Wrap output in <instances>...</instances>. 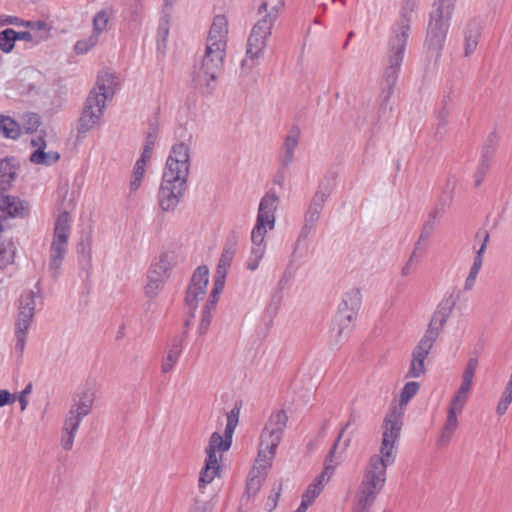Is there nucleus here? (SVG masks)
Instances as JSON below:
<instances>
[{"mask_svg": "<svg viewBox=\"0 0 512 512\" xmlns=\"http://www.w3.org/2000/svg\"><path fill=\"white\" fill-rule=\"evenodd\" d=\"M477 366H478V359L476 357L469 358L467 361L465 370L462 374V377L473 380Z\"/></svg>", "mask_w": 512, "mask_h": 512, "instance_id": "54", "label": "nucleus"}, {"mask_svg": "<svg viewBox=\"0 0 512 512\" xmlns=\"http://www.w3.org/2000/svg\"><path fill=\"white\" fill-rule=\"evenodd\" d=\"M176 264V256L173 252H166L160 255L158 261L151 265L149 271H155L160 277L169 278V272Z\"/></svg>", "mask_w": 512, "mask_h": 512, "instance_id": "36", "label": "nucleus"}, {"mask_svg": "<svg viewBox=\"0 0 512 512\" xmlns=\"http://www.w3.org/2000/svg\"><path fill=\"white\" fill-rule=\"evenodd\" d=\"M407 44V40L393 37L389 41L388 63L384 71L383 87L380 94V107L383 111L388 108V103L393 94V88L397 82L398 73L403 61V54Z\"/></svg>", "mask_w": 512, "mask_h": 512, "instance_id": "7", "label": "nucleus"}, {"mask_svg": "<svg viewBox=\"0 0 512 512\" xmlns=\"http://www.w3.org/2000/svg\"><path fill=\"white\" fill-rule=\"evenodd\" d=\"M420 384L415 381L407 382L400 395V406L406 405L411 398H413L419 391Z\"/></svg>", "mask_w": 512, "mask_h": 512, "instance_id": "49", "label": "nucleus"}, {"mask_svg": "<svg viewBox=\"0 0 512 512\" xmlns=\"http://www.w3.org/2000/svg\"><path fill=\"white\" fill-rule=\"evenodd\" d=\"M418 5L419 0H403L400 11V20L393 29V37L408 40L412 15L418 8Z\"/></svg>", "mask_w": 512, "mask_h": 512, "instance_id": "23", "label": "nucleus"}, {"mask_svg": "<svg viewBox=\"0 0 512 512\" xmlns=\"http://www.w3.org/2000/svg\"><path fill=\"white\" fill-rule=\"evenodd\" d=\"M283 8V0H278L274 4H269L267 1H263L257 9V13L261 17L253 25L252 29L272 34L274 23L278 19Z\"/></svg>", "mask_w": 512, "mask_h": 512, "instance_id": "19", "label": "nucleus"}, {"mask_svg": "<svg viewBox=\"0 0 512 512\" xmlns=\"http://www.w3.org/2000/svg\"><path fill=\"white\" fill-rule=\"evenodd\" d=\"M362 295L359 289L353 288L345 293L336 314L337 331L335 341L342 339L345 330H349L361 307Z\"/></svg>", "mask_w": 512, "mask_h": 512, "instance_id": "11", "label": "nucleus"}, {"mask_svg": "<svg viewBox=\"0 0 512 512\" xmlns=\"http://www.w3.org/2000/svg\"><path fill=\"white\" fill-rule=\"evenodd\" d=\"M17 40L36 43V34L29 31L17 32L11 28L2 30V52L10 53Z\"/></svg>", "mask_w": 512, "mask_h": 512, "instance_id": "29", "label": "nucleus"}, {"mask_svg": "<svg viewBox=\"0 0 512 512\" xmlns=\"http://www.w3.org/2000/svg\"><path fill=\"white\" fill-rule=\"evenodd\" d=\"M315 390L316 385L311 378L296 381L293 384L294 397L292 401L286 400L277 416H285L287 413H302V408L312 401Z\"/></svg>", "mask_w": 512, "mask_h": 512, "instance_id": "13", "label": "nucleus"}, {"mask_svg": "<svg viewBox=\"0 0 512 512\" xmlns=\"http://www.w3.org/2000/svg\"><path fill=\"white\" fill-rule=\"evenodd\" d=\"M227 35L228 20L226 16H215L208 33L205 52L225 58Z\"/></svg>", "mask_w": 512, "mask_h": 512, "instance_id": "16", "label": "nucleus"}, {"mask_svg": "<svg viewBox=\"0 0 512 512\" xmlns=\"http://www.w3.org/2000/svg\"><path fill=\"white\" fill-rule=\"evenodd\" d=\"M490 167V160L481 159L479 167L476 173L481 174V177H485Z\"/></svg>", "mask_w": 512, "mask_h": 512, "instance_id": "61", "label": "nucleus"}, {"mask_svg": "<svg viewBox=\"0 0 512 512\" xmlns=\"http://www.w3.org/2000/svg\"><path fill=\"white\" fill-rule=\"evenodd\" d=\"M498 143V137L495 132H492L487 137V140L482 149L481 159L490 160L492 159L494 153L496 152Z\"/></svg>", "mask_w": 512, "mask_h": 512, "instance_id": "50", "label": "nucleus"}, {"mask_svg": "<svg viewBox=\"0 0 512 512\" xmlns=\"http://www.w3.org/2000/svg\"><path fill=\"white\" fill-rule=\"evenodd\" d=\"M271 34L251 29L246 44V57L241 62L242 73H249L264 56Z\"/></svg>", "mask_w": 512, "mask_h": 512, "instance_id": "15", "label": "nucleus"}, {"mask_svg": "<svg viewBox=\"0 0 512 512\" xmlns=\"http://www.w3.org/2000/svg\"><path fill=\"white\" fill-rule=\"evenodd\" d=\"M70 233V215L67 211H64L56 219L49 251L48 269L53 279H57L59 276L60 268L67 253Z\"/></svg>", "mask_w": 512, "mask_h": 512, "instance_id": "6", "label": "nucleus"}, {"mask_svg": "<svg viewBox=\"0 0 512 512\" xmlns=\"http://www.w3.org/2000/svg\"><path fill=\"white\" fill-rule=\"evenodd\" d=\"M30 205L18 196L2 195V222L7 218H25L29 215Z\"/></svg>", "mask_w": 512, "mask_h": 512, "instance_id": "22", "label": "nucleus"}, {"mask_svg": "<svg viewBox=\"0 0 512 512\" xmlns=\"http://www.w3.org/2000/svg\"><path fill=\"white\" fill-rule=\"evenodd\" d=\"M146 163L147 162L138 159L134 165L132 176L143 179L146 171Z\"/></svg>", "mask_w": 512, "mask_h": 512, "instance_id": "56", "label": "nucleus"}, {"mask_svg": "<svg viewBox=\"0 0 512 512\" xmlns=\"http://www.w3.org/2000/svg\"><path fill=\"white\" fill-rule=\"evenodd\" d=\"M41 124L40 116L36 113H28L23 118V129L26 133H33Z\"/></svg>", "mask_w": 512, "mask_h": 512, "instance_id": "52", "label": "nucleus"}, {"mask_svg": "<svg viewBox=\"0 0 512 512\" xmlns=\"http://www.w3.org/2000/svg\"><path fill=\"white\" fill-rule=\"evenodd\" d=\"M331 186L329 183H320L315 194L313 195L309 206L304 214V224L301 228L298 242L306 239L309 234L315 229L317 222L320 219L321 212L324 204L331 194Z\"/></svg>", "mask_w": 512, "mask_h": 512, "instance_id": "12", "label": "nucleus"}, {"mask_svg": "<svg viewBox=\"0 0 512 512\" xmlns=\"http://www.w3.org/2000/svg\"><path fill=\"white\" fill-rule=\"evenodd\" d=\"M147 278L148 282L145 286V293L149 297H155L163 288L167 279L160 277L155 271H149Z\"/></svg>", "mask_w": 512, "mask_h": 512, "instance_id": "41", "label": "nucleus"}, {"mask_svg": "<svg viewBox=\"0 0 512 512\" xmlns=\"http://www.w3.org/2000/svg\"><path fill=\"white\" fill-rule=\"evenodd\" d=\"M17 399L16 394H11L7 390H2V406L11 404Z\"/></svg>", "mask_w": 512, "mask_h": 512, "instance_id": "60", "label": "nucleus"}, {"mask_svg": "<svg viewBox=\"0 0 512 512\" xmlns=\"http://www.w3.org/2000/svg\"><path fill=\"white\" fill-rule=\"evenodd\" d=\"M476 238L477 239L482 238V244L476 252V256L474 257L473 264L470 268V272L465 280V283H464L465 291H470L474 287L477 275L482 267L483 255L485 253L487 243L489 241L490 236H489L488 231L480 230L477 232Z\"/></svg>", "mask_w": 512, "mask_h": 512, "instance_id": "25", "label": "nucleus"}, {"mask_svg": "<svg viewBox=\"0 0 512 512\" xmlns=\"http://www.w3.org/2000/svg\"><path fill=\"white\" fill-rule=\"evenodd\" d=\"M238 419L239 418H227L223 435L219 432H214L211 435L209 445L206 448L207 459L199 477L200 487L211 483L215 477L218 476L220 465L216 451L225 452L230 448Z\"/></svg>", "mask_w": 512, "mask_h": 512, "instance_id": "3", "label": "nucleus"}, {"mask_svg": "<svg viewBox=\"0 0 512 512\" xmlns=\"http://www.w3.org/2000/svg\"><path fill=\"white\" fill-rule=\"evenodd\" d=\"M300 137V130L298 127L293 126L287 136L285 137L282 145V150L279 162L282 168H287L293 161L295 149L298 146Z\"/></svg>", "mask_w": 512, "mask_h": 512, "instance_id": "27", "label": "nucleus"}, {"mask_svg": "<svg viewBox=\"0 0 512 512\" xmlns=\"http://www.w3.org/2000/svg\"><path fill=\"white\" fill-rule=\"evenodd\" d=\"M19 161L14 157L2 159V191L9 189L12 182L18 177Z\"/></svg>", "mask_w": 512, "mask_h": 512, "instance_id": "34", "label": "nucleus"}, {"mask_svg": "<svg viewBox=\"0 0 512 512\" xmlns=\"http://www.w3.org/2000/svg\"><path fill=\"white\" fill-rule=\"evenodd\" d=\"M455 306V302L451 298L444 299L437 306L434 314L440 318L442 321L447 323L453 309Z\"/></svg>", "mask_w": 512, "mask_h": 512, "instance_id": "46", "label": "nucleus"}, {"mask_svg": "<svg viewBox=\"0 0 512 512\" xmlns=\"http://www.w3.org/2000/svg\"><path fill=\"white\" fill-rule=\"evenodd\" d=\"M278 196L275 192H267L261 199L258 209L256 225L251 233V240L254 245L251 257L247 262V268L255 271L265 255L264 238L267 227L272 230L275 226V211L277 209Z\"/></svg>", "mask_w": 512, "mask_h": 512, "instance_id": "2", "label": "nucleus"}, {"mask_svg": "<svg viewBox=\"0 0 512 512\" xmlns=\"http://www.w3.org/2000/svg\"><path fill=\"white\" fill-rule=\"evenodd\" d=\"M453 12V0H438L436 9L431 14L432 22L449 24Z\"/></svg>", "mask_w": 512, "mask_h": 512, "instance_id": "38", "label": "nucleus"}, {"mask_svg": "<svg viewBox=\"0 0 512 512\" xmlns=\"http://www.w3.org/2000/svg\"><path fill=\"white\" fill-rule=\"evenodd\" d=\"M444 214V207L436 206L428 214L427 220L424 222L419 239L415 244V249L419 248L421 241L428 240L434 233L440 218Z\"/></svg>", "mask_w": 512, "mask_h": 512, "instance_id": "32", "label": "nucleus"}, {"mask_svg": "<svg viewBox=\"0 0 512 512\" xmlns=\"http://www.w3.org/2000/svg\"><path fill=\"white\" fill-rule=\"evenodd\" d=\"M449 24L429 22L426 36V46L428 53L435 56L438 60L444 46Z\"/></svg>", "mask_w": 512, "mask_h": 512, "instance_id": "21", "label": "nucleus"}, {"mask_svg": "<svg viewBox=\"0 0 512 512\" xmlns=\"http://www.w3.org/2000/svg\"><path fill=\"white\" fill-rule=\"evenodd\" d=\"M99 41V36L91 34L88 38L76 42L74 50L76 54H86L89 52Z\"/></svg>", "mask_w": 512, "mask_h": 512, "instance_id": "47", "label": "nucleus"}, {"mask_svg": "<svg viewBox=\"0 0 512 512\" xmlns=\"http://www.w3.org/2000/svg\"><path fill=\"white\" fill-rule=\"evenodd\" d=\"M110 14V11L107 9H102L95 14L93 18V34L100 36V34L106 29L110 19Z\"/></svg>", "mask_w": 512, "mask_h": 512, "instance_id": "44", "label": "nucleus"}, {"mask_svg": "<svg viewBox=\"0 0 512 512\" xmlns=\"http://www.w3.org/2000/svg\"><path fill=\"white\" fill-rule=\"evenodd\" d=\"M21 25L30 28L31 32L36 34V44L49 37L48 24L44 21H26L21 22Z\"/></svg>", "mask_w": 512, "mask_h": 512, "instance_id": "42", "label": "nucleus"}, {"mask_svg": "<svg viewBox=\"0 0 512 512\" xmlns=\"http://www.w3.org/2000/svg\"><path fill=\"white\" fill-rule=\"evenodd\" d=\"M21 22H24L23 20H20L17 17L7 16L6 18L2 17V26L5 24H13L17 26H22Z\"/></svg>", "mask_w": 512, "mask_h": 512, "instance_id": "63", "label": "nucleus"}, {"mask_svg": "<svg viewBox=\"0 0 512 512\" xmlns=\"http://www.w3.org/2000/svg\"><path fill=\"white\" fill-rule=\"evenodd\" d=\"M242 407V401L238 400L235 402L234 407L230 412L226 414V416H239Z\"/></svg>", "mask_w": 512, "mask_h": 512, "instance_id": "64", "label": "nucleus"}, {"mask_svg": "<svg viewBox=\"0 0 512 512\" xmlns=\"http://www.w3.org/2000/svg\"><path fill=\"white\" fill-rule=\"evenodd\" d=\"M235 249L233 246H226L221 254V257L219 259L216 273L214 276L215 281V292H217L219 289L224 288L225 279L227 275L228 268L231 265V262L234 258Z\"/></svg>", "mask_w": 512, "mask_h": 512, "instance_id": "28", "label": "nucleus"}, {"mask_svg": "<svg viewBox=\"0 0 512 512\" xmlns=\"http://www.w3.org/2000/svg\"><path fill=\"white\" fill-rule=\"evenodd\" d=\"M181 353L182 338L174 337L166 350L165 356L162 359L161 372L164 374L170 373L178 362Z\"/></svg>", "mask_w": 512, "mask_h": 512, "instance_id": "30", "label": "nucleus"}, {"mask_svg": "<svg viewBox=\"0 0 512 512\" xmlns=\"http://www.w3.org/2000/svg\"><path fill=\"white\" fill-rule=\"evenodd\" d=\"M480 36V30L475 23H470L464 31V57H470L475 51Z\"/></svg>", "mask_w": 512, "mask_h": 512, "instance_id": "37", "label": "nucleus"}, {"mask_svg": "<svg viewBox=\"0 0 512 512\" xmlns=\"http://www.w3.org/2000/svg\"><path fill=\"white\" fill-rule=\"evenodd\" d=\"M96 390L92 386H86L75 393L69 409L70 416H87L93 412Z\"/></svg>", "mask_w": 512, "mask_h": 512, "instance_id": "20", "label": "nucleus"}, {"mask_svg": "<svg viewBox=\"0 0 512 512\" xmlns=\"http://www.w3.org/2000/svg\"><path fill=\"white\" fill-rule=\"evenodd\" d=\"M332 473L333 467L328 465L325 466L322 473L315 478V480L308 486L306 492L302 495L301 503L309 507L321 493L325 484L328 483Z\"/></svg>", "mask_w": 512, "mask_h": 512, "instance_id": "26", "label": "nucleus"}, {"mask_svg": "<svg viewBox=\"0 0 512 512\" xmlns=\"http://www.w3.org/2000/svg\"><path fill=\"white\" fill-rule=\"evenodd\" d=\"M187 188V179L164 174L158 191V204L162 211H174Z\"/></svg>", "mask_w": 512, "mask_h": 512, "instance_id": "9", "label": "nucleus"}, {"mask_svg": "<svg viewBox=\"0 0 512 512\" xmlns=\"http://www.w3.org/2000/svg\"><path fill=\"white\" fill-rule=\"evenodd\" d=\"M223 289H219L217 292H215V283L213 284V289L211 291V294L209 296V300L206 303L203 311H209V314L212 315V311L216 308V303L218 301V296L221 293Z\"/></svg>", "mask_w": 512, "mask_h": 512, "instance_id": "55", "label": "nucleus"}, {"mask_svg": "<svg viewBox=\"0 0 512 512\" xmlns=\"http://www.w3.org/2000/svg\"><path fill=\"white\" fill-rule=\"evenodd\" d=\"M34 315L18 308V314L15 324V344L14 350L20 358L25 348L27 333L33 321Z\"/></svg>", "mask_w": 512, "mask_h": 512, "instance_id": "24", "label": "nucleus"}, {"mask_svg": "<svg viewBox=\"0 0 512 512\" xmlns=\"http://www.w3.org/2000/svg\"><path fill=\"white\" fill-rule=\"evenodd\" d=\"M457 418H446L443 426L441 427L440 436L437 440L438 448H445L448 446L453 434L458 428Z\"/></svg>", "mask_w": 512, "mask_h": 512, "instance_id": "39", "label": "nucleus"}, {"mask_svg": "<svg viewBox=\"0 0 512 512\" xmlns=\"http://www.w3.org/2000/svg\"><path fill=\"white\" fill-rule=\"evenodd\" d=\"M445 324L444 321L433 313L424 335L412 351L410 367L406 374L407 378H419L426 373L425 359L429 355Z\"/></svg>", "mask_w": 512, "mask_h": 512, "instance_id": "4", "label": "nucleus"}, {"mask_svg": "<svg viewBox=\"0 0 512 512\" xmlns=\"http://www.w3.org/2000/svg\"><path fill=\"white\" fill-rule=\"evenodd\" d=\"M472 386V380L462 377L461 385L453 397L448 409V416H456L462 413L464 405L467 401L469 391Z\"/></svg>", "mask_w": 512, "mask_h": 512, "instance_id": "31", "label": "nucleus"}, {"mask_svg": "<svg viewBox=\"0 0 512 512\" xmlns=\"http://www.w3.org/2000/svg\"><path fill=\"white\" fill-rule=\"evenodd\" d=\"M282 485L279 484L277 491L274 493V495H271L267 499L266 503V509L269 511H272L276 506L278 499L280 497V491H281Z\"/></svg>", "mask_w": 512, "mask_h": 512, "instance_id": "58", "label": "nucleus"}, {"mask_svg": "<svg viewBox=\"0 0 512 512\" xmlns=\"http://www.w3.org/2000/svg\"><path fill=\"white\" fill-rule=\"evenodd\" d=\"M190 171V149L187 144L181 142L174 144L167 158L164 174L172 173V176L188 179Z\"/></svg>", "mask_w": 512, "mask_h": 512, "instance_id": "17", "label": "nucleus"}, {"mask_svg": "<svg viewBox=\"0 0 512 512\" xmlns=\"http://www.w3.org/2000/svg\"><path fill=\"white\" fill-rule=\"evenodd\" d=\"M60 159V154L56 151L35 150L31 156L30 161L37 165L49 166L56 163Z\"/></svg>", "mask_w": 512, "mask_h": 512, "instance_id": "40", "label": "nucleus"}, {"mask_svg": "<svg viewBox=\"0 0 512 512\" xmlns=\"http://www.w3.org/2000/svg\"><path fill=\"white\" fill-rule=\"evenodd\" d=\"M39 297V291H27L23 293L19 300V308L35 315L36 298Z\"/></svg>", "mask_w": 512, "mask_h": 512, "instance_id": "45", "label": "nucleus"}, {"mask_svg": "<svg viewBox=\"0 0 512 512\" xmlns=\"http://www.w3.org/2000/svg\"><path fill=\"white\" fill-rule=\"evenodd\" d=\"M209 280V270L207 266H199L191 277L190 284L186 291L185 303L189 309L190 318L185 321V326L191 324V318L197 308L199 300H202L206 294V288Z\"/></svg>", "mask_w": 512, "mask_h": 512, "instance_id": "14", "label": "nucleus"}, {"mask_svg": "<svg viewBox=\"0 0 512 512\" xmlns=\"http://www.w3.org/2000/svg\"><path fill=\"white\" fill-rule=\"evenodd\" d=\"M512 402V375L510 376V380L507 383L505 391L497 405V413L499 415H503L507 412L509 405Z\"/></svg>", "mask_w": 512, "mask_h": 512, "instance_id": "48", "label": "nucleus"}, {"mask_svg": "<svg viewBox=\"0 0 512 512\" xmlns=\"http://www.w3.org/2000/svg\"><path fill=\"white\" fill-rule=\"evenodd\" d=\"M44 132L41 131L40 135H37L35 138L31 140V144L33 147H35V150H45L46 149V141L44 139Z\"/></svg>", "mask_w": 512, "mask_h": 512, "instance_id": "59", "label": "nucleus"}, {"mask_svg": "<svg viewBox=\"0 0 512 512\" xmlns=\"http://www.w3.org/2000/svg\"><path fill=\"white\" fill-rule=\"evenodd\" d=\"M81 418H66L62 427L61 447L69 451L73 447L75 433L80 425Z\"/></svg>", "mask_w": 512, "mask_h": 512, "instance_id": "35", "label": "nucleus"}, {"mask_svg": "<svg viewBox=\"0 0 512 512\" xmlns=\"http://www.w3.org/2000/svg\"><path fill=\"white\" fill-rule=\"evenodd\" d=\"M395 462V459L387 458L381 454H374L364 469L362 481L359 486L380 493L386 483L387 468Z\"/></svg>", "mask_w": 512, "mask_h": 512, "instance_id": "10", "label": "nucleus"}, {"mask_svg": "<svg viewBox=\"0 0 512 512\" xmlns=\"http://www.w3.org/2000/svg\"><path fill=\"white\" fill-rule=\"evenodd\" d=\"M377 495L378 493L359 486L355 494L352 512H370Z\"/></svg>", "mask_w": 512, "mask_h": 512, "instance_id": "33", "label": "nucleus"}, {"mask_svg": "<svg viewBox=\"0 0 512 512\" xmlns=\"http://www.w3.org/2000/svg\"><path fill=\"white\" fill-rule=\"evenodd\" d=\"M286 418H270L265 424L260 436L258 456L256 459L257 470H266L272 465L276 448L278 447L284 429Z\"/></svg>", "mask_w": 512, "mask_h": 512, "instance_id": "5", "label": "nucleus"}, {"mask_svg": "<svg viewBox=\"0 0 512 512\" xmlns=\"http://www.w3.org/2000/svg\"><path fill=\"white\" fill-rule=\"evenodd\" d=\"M212 315L209 314V311H202V319L199 326V332L200 334H205L206 331L209 328V325L211 323Z\"/></svg>", "mask_w": 512, "mask_h": 512, "instance_id": "57", "label": "nucleus"}, {"mask_svg": "<svg viewBox=\"0 0 512 512\" xmlns=\"http://www.w3.org/2000/svg\"><path fill=\"white\" fill-rule=\"evenodd\" d=\"M16 255V246L13 241L7 242L2 248V265L12 264Z\"/></svg>", "mask_w": 512, "mask_h": 512, "instance_id": "53", "label": "nucleus"}, {"mask_svg": "<svg viewBox=\"0 0 512 512\" xmlns=\"http://www.w3.org/2000/svg\"><path fill=\"white\" fill-rule=\"evenodd\" d=\"M115 79L114 74L110 72H103L98 76L96 86L90 91L79 119V133L85 134L100 123L106 101L115 93Z\"/></svg>", "mask_w": 512, "mask_h": 512, "instance_id": "1", "label": "nucleus"}, {"mask_svg": "<svg viewBox=\"0 0 512 512\" xmlns=\"http://www.w3.org/2000/svg\"><path fill=\"white\" fill-rule=\"evenodd\" d=\"M224 58L204 53L199 65L194 66L192 84L202 95H211L217 87V79Z\"/></svg>", "mask_w": 512, "mask_h": 512, "instance_id": "8", "label": "nucleus"}, {"mask_svg": "<svg viewBox=\"0 0 512 512\" xmlns=\"http://www.w3.org/2000/svg\"><path fill=\"white\" fill-rule=\"evenodd\" d=\"M403 423L401 418H385L382 428V443L380 446L381 455L386 456L388 459H396V442L400 438Z\"/></svg>", "mask_w": 512, "mask_h": 512, "instance_id": "18", "label": "nucleus"}, {"mask_svg": "<svg viewBox=\"0 0 512 512\" xmlns=\"http://www.w3.org/2000/svg\"><path fill=\"white\" fill-rule=\"evenodd\" d=\"M156 139H157V133L155 130H153L147 134L146 139H145L144 149H143V152H142L139 160L147 162L151 158Z\"/></svg>", "mask_w": 512, "mask_h": 512, "instance_id": "51", "label": "nucleus"}, {"mask_svg": "<svg viewBox=\"0 0 512 512\" xmlns=\"http://www.w3.org/2000/svg\"><path fill=\"white\" fill-rule=\"evenodd\" d=\"M20 133V125L10 117L2 115V135L6 138L17 139Z\"/></svg>", "mask_w": 512, "mask_h": 512, "instance_id": "43", "label": "nucleus"}, {"mask_svg": "<svg viewBox=\"0 0 512 512\" xmlns=\"http://www.w3.org/2000/svg\"><path fill=\"white\" fill-rule=\"evenodd\" d=\"M416 250L414 248V251L412 252V255L410 256L409 260L407 261V263L403 266L402 270H401V274L402 276H408L411 272V265H412V262H413V259H414V256L416 254Z\"/></svg>", "mask_w": 512, "mask_h": 512, "instance_id": "62", "label": "nucleus"}]
</instances>
